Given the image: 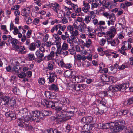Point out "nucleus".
I'll return each mask as SVG.
<instances>
[{
    "mask_svg": "<svg viewBox=\"0 0 133 133\" xmlns=\"http://www.w3.org/2000/svg\"><path fill=\"white\" fill-rule=\"evenodd\" d=\"M41 112L38 110L33 111L31 115L30 120L37 122L42 120L43 117L41 116Z\"/></svg>",
    "mask_w": 133,
    "mask_h": 133,
    "instance_id": "nucleus-1",
    "label": "nucleus"
},
{
    "mask_svg": "<svg viewBox=\"0 0 133 133\" xmlns=\"http://www.w3.org/2000/svg\"><path fill=\"white\" fill-rule=\"evenodd\" d=\"M66 111H63L58 114L57 116L54 117V119L61 122L68 120L69 118L66 117Z\"/></svg>",
    "mask_w": 133,
    "mask_h": 133,
    "instance_id": "nucleus-2",
    "label": "nucleus"
},
{
    "mask_svg": "<svg viewBox=\"0 0 133 133\" xmlns=\"http://www.w3.org/2000/svg\"><path fill=\"white\" fill-rule=\"evenodd\" d=\"M125 122L123 120H119L117 122L114 123L115 125L114 130H116V131H120L121 130H123L126 127L124 126Z\"/></svg>",
    "mask_w": 133,
    "mask_h": 133,
    "instance_id": "nucleus-3",
    "label": "nucleus"
},
{
    "mask_svg": "<svg viewBox=\"0 0 133 133\" xmlns=\"http://www.w3.org/2000/svg\"><path fill=\"white\" fill-rule=\"evenodd\" d=\"M60 7L59 5L56 3L51 4V7H52L53 10L57 14L58 17L59 18L63 17V11L59 9Z\"/></svg>",
    "mask_w": 133,
    "mask_h": 133,
    "instance_id": "nucleus-4",
    "label": "nucleus"
},
{
    "mask_svg": "<svg viewBox=\"0 0 133 133\" xmlns=\"http://www.w3.org/2000/svg\"><path fill=\"white\" fill-rule=\"evenodd\" d=\"M86 85L85 84H76L71 85L69 86V88L72 90L78 91L83 90L86 88Z\"/></svg>",
    "mask_w": 133,
    "mask_h": 133,
    "instance_id": "nucleus-5",
    "label": "nucleus"
},
{
    "mask_svg": "<svg viewBox=\"0 0 133 133\" xmlns=\"http://www.w3.org/2000/svg\"><path fill=\"white\" fill-rule=\"evenodd\" d=\"M41 103L44 107L46 108H51L52 109L55 104H56V102H53L51 101H48L45 99H42Z\"/></svg>",
    "mask_w": 133,
    "mask_h": 133,
    "instance_id": "nucleus-6",
    "label": "nucleus"
},
{
    "mask_svg": "<svg viewBox=\"0 0 133 133\" xmlns=\"http://www.w3.org/2000/svg\"><path fill=\"white\" fill-rule=\"evenodd\" d=\"M109 90L106 91L107 96L108 97H111L114 95V92L118 91V90L115 87L113 86H109L108 88Z\"/></svg>",
    "mask_w": 133,
    "mask_h": 133,
    "instance_id": "nucleus-7",
    "label": "nucleus"
},
{
    "mask_svg": "<svg viewBox=\"0 0 133 133\" xmlns=\"http://www.w3.org/2000/svg\"><path fill=\"white\" fill-rule=\"evenodd\" d=\"M85 25L86 24L84 22H81L78 26L75 23L73 24V26L75 29H76L83 33L84 32V28H85Z\"/></svg>",
    "mask_w": 133,
    "mask_h": 133,
    "instance_id": "nucleus-8",
    "label": "nucleus"
},
{
    "mask_svg": "<svg viewBox=\"0 0 133 133\" xmlns=\"http://www.w3.org/2000/svg\"><path fill=\"white\" fill-rule=\"evenodd\" d=\"M35 55L37 58L35 59V61L36 62L39 63L43 61L42 58L44 56V54L43 53H41L39 50L37 51L35 53Z\"/></svg>",
    "mask_w": 133,
    "mask_h": 133,
    "instance_id": "nucleus-9",
    "label": "nucleus"
},
{
    "mask_svg": "<svg viewBox=\"0 0 133 133\" xmlns=\"http://www.w3.org/2000/svg\"><path fill=\"white\" fill-rule=\"evenodd\" d=\"M89 3L88 2H87L85 1H83V7L82 9L85 13H87L89 11V10L90 8V6Z\"/></svg>",
    "mask_w": 133,
    "mask_h": 133,
    "instance_id": "nucleus-10",
    "label": "nucleus"
},
{
    "mask_svg": "<svg viewBox=\"0 0 133 133\" xmlns=\"http://www.w3.org/2000/svg\"><path fill=\"white\" fill-rule=\"evenodd\" d=\"M83 78L81 76H75L72 77L71 80L72 82L75 83H79L83 81Z\"/></svg>",
    "mask_w": 133,
    "mask_h": 133,
    "instance_id": "nucleus-11",
    "label": "nucleus"
},
{
    "mask_svg": "<svg viewBox=\"0 0 133 133\" xmlns=\"http://www.w3.org/2000/svg\"><path fill=\"white\" fill-rule=\"evenodd\" d=\"M129 87V84L128 83H125L119 85H117L115 87L118 90V91H123L125 90L128 88Z\"/></svg>",
    "mask_w": 133,
    "mask_h": 133,
    "instance_id": "nucleus-12",
    "label": "nucleus"
},
{
    "mask_svg": "<svg viewBox=\"0 0 133 133\" xmlns=\"http://www.w3.org/2000/svg\"><path fill=\"white\" fill-rule=\"evenodd\" d=\"M115 124L114 122L102 124V128L104 129H107L110 128L113 129L114 130Z\"/></svg>",
    "mask_w": 133,
    "mask_h": 133,
    "instance_id": "nucleus-13",
    "label": "nucleus"
},
{
    "mask_svg": "<svg viewBox=\"0 0 133 133\" xmlns=\"http://www.w3.org/2000/svg\"><path fill=\"white\" fill-rule=\"evenodd\" d=\"M10 39V43L12 44L13 48L16 50H18L19 46L17 45L18 42V40L14 38Z\"/></svg>",
    "mask_w": 133,
    "mask_h": 133,
    "instance_id": "nucleus-14",
    "label": "nucleus"
},
{
    "mask_svg": "<svg viewBox=\"0 0 133 133\" xmlns=\"http://www.w3.org/2000/svg\"><path fill=\"white\" fill-rule=\"evenodd\" d=\"M116 32V30L114 27H111L110 29V31L106 32V35L109 36L111 38H113L114 37L115 34Z\"/></svg>",
    "mask_w": 133,
    "mask_h": 133,
    "instance_id": "nucleus-15",
    "label": "nucleus"
},
{
    "mask_svg": "<svg viewBox=\"0 0 133 133\" xmlns=\"http://www.w3.org/2000/svg\"><path fill=\"white\" fill-rule=\"evenodd\" d=\"M44 94L47 98L51 99H54L56 97V94L54 92L51 91H46Z\"/></svg>",
    "mask_w": 133,
    "mask_h": 133,
    "instance_id": "nucleus-16",
    "label": "nucleus"
},
{
    "mask_svg": "<svg viewBox=\"0 0 133 133\" xmlns=\"http://www.w3.org/2000/svg\"><path fill=\"white\" fill-rule=\"evenodd\" d=\"M49 76L47 78L48 83H52L54 82L55 80V78L57 77V76L54 72H49Z\"/></svg>",
    "mask_w": 133,
    "mask_h": 133,
    "instance_id": "nucleus-17",
    "label": "nucleus"
},
{
    "mask_svg": "<svg viewBox=\"0 0 133 133\" xmlns=\"http://www.w3.org/2000/svg\"><path fill=\"white\" fill-rule=\"evenodd\" d=\"M55 55V52L53 51H51L50 54L47 56H44L43 58L44 60L46 61L52 60Z\"/></svg>",
    "mask_w": 133,
    "mask_h": 133,
    "instance_id": "nucleus-18",
    "label": "nucleus"
},
{
    "mask_svg": "<svg viewBox=\"0 0 133 133\" xmlns=\"http://www.w3.org/2000/svg\"><path fill=\"white\" fill-rule=\"evenodd\" d=\"M62 101L63 103V105H62L64 107V110H67V108L69 106V100L68 98H63Z\"/></svg>",
    "mask_w": 133,
    "mask_h": 133,
    "instance_id": "nucleus-19",
    "label": "nucleus"
},
{
    "mask_svg": "<svg viewBox=\"0 0 133 133\" xmlns=\"http://www.w3.org/2000/svg\"><path fill=\"white\" fill-rule=\"evenodd\" d=\"M5 115L7 117H10L11 119H15L16 118V114L12 112H7L5 113Z\"/></svg>",
    "mask_w": 133,
    "mask_h": 133,
    "instance_id": "nucleus-20",
    "label": "nucleus"
},
{
    "mask_svg": "<svg viewBox=\"0 0 133 133\" xmlns=\"http://www.w3.org/2000/svg\"><path fill=\"white\" fill-rule=\"evenodd\" d=\"M49 89L50 90L57 91L59 90L58 86L54 84H53L49 86Z\"/></svg>",
    "mask_w": 133,
    "mask_h": 133,
    "instance_id": "nucleus-21",
    "label": "nucleus"
},
{
    "mask_svg": "<svg viewBox=\"0 0 133 133\" xmlns=\"http://www.w3.org/2000/svg\"><path fill=\"white\" fill-rule=\"evenodd\" d=\"M109 18L110 21L111 22V24L113 25H114V22L116 21L115 15L114 13H112L109 15Z\"/></svg>",
    "mask_w": 133,
    "mask_h": 133,
    "instance_id": "nucleus-22",
    "label": "nucleus"
},
{
    "mask_svg": "<svg viewBox=\"0 0 133 133\" xmlns=\"http://www.w3.org/2000/svg\"><path fill=\"white\" fill-rule=\"evenodd\" d=\"M133 104V96L127 99L124 102V105L128 106Z\"/></svg>",
    "mask_w": 133,
    "mask_h": 133,
    "instance_id": "nucleus-23",
    "label": "nucleus"
},
{
    "mask_svg": "<svg viewBox=\"0 0 133 133\" xmlns=\"http://www.w3.org/2000/svg\"><path fill=\"white\" fill-rule=\"evenodd\" d=\"M2 101L4 102V104L6 105L9 104L10 98L9 96H4L2 97Z\"/></svg>",
    "mask_w": 133,
    "mask_h": 133,
    "instance_id": "nucleus-24",
    "label": "nucleus"
},
{
    "mask_svg": "<svg viewBox=\"0 0 133 133\" xmlns=\"http://www.w3.org/2000/svg\"><path fill=\"white\" fill-rule=\"evenodd\" d=\"M57 104V103L56 104H55L52 109L56 110L58 112L61 111L63 109H64V107L63 106H62V107L61 106H56V104Z\"/></svg>",
    "mask_w": 133,
    "mask_h": 133,
    "instance_id": "nucleus-25",
    "label": "nucleus"
},
{
    "mask_svg": "<svg viewBox=\"0 0 133 133\" xmlns=\"http://www.w3.org/2000/svg\"><path fill=\"white\" fill-rule=\"evenodd\" d=\"M19 112L23 115V117H25L28 114V110L26 108H22L21 110L19 111Z\"/></svg>",
    "mask_w": 133,
    "mask_h": 133,
    "instance_id": "nucleus-26",
    "label": "nucleus"
},
{
    "mask_svg": "<svg viewBox=\"0 0 133 133\" xmlns=\"http://www.w3.org/2000/svg\"><path fill=\"white\" fill-rule=\"evenodd\" d=\"M41 113L42 114L41 115L42 117V116L50 115L52 114V112L49 110H44L42 111Z\"/></svg>",
    "mask_w": 133,
    "mask_h": 133,
    "instance_id": "nucleus-27",
    "label": "nucleus"
},
{
    "mask_svg": "<svg viewBox=\"0 0 133 133\" xmlns=\"http://www.w3.org/2000/svg\"><path fill=\"white\" fill-rule=\"evenodd\" d=\"M19 53L24 54L26 53V49L24 46L21 45L19 46Z\"/></svg>",
    "mask_w": 133,
    "mask_h": 133,
    "instance_id": "nucleus-28",
    "label": "nucleus"
},
{
    "mask_svg": "<svg viewBox=\"0 0 133 133\" xmlns=\"http://www.w3.org/2000/svg\"><path fill=\"white\" fill-rule=\"evenodd\" d=\"M108 72L111 74H114L116 73L117 69V68H115L113 66L108 67Z\"/></svg>",
    "mask_w": 133,
    "mask_h": 133,
    "instance_id": "nucleus-29",
    "label": "nucleus"
},
{
    "mask_svg": "<svg viewBox=\"0 0 133 133\" xmlns=\"http://www.w3.org/2000/svg\"><path fill=\"white\" fill-rule=\"evenodd\" d=\"M86 113L85 110L83 109H81L78 111V117H81L85 115Z\"/></svg>",
    "mask_w": 133,
    "mask_h": 133,
    "instance_id": "nucleus-30",
    "label": "nucleus"
},
{
    "mask_svg": "<svg viewBox=\"0 0 133 133\" xmlns=\"http://www.w3.org/2000/svg\"><path fill=\"white\" fill-rule=\"evenodd\" d=\"M109 76L106 74H103L100 76V78L102 80L105 82H109L108 78Z\"/></svg>",
    "mask_w": 133,
    "mask_h": 133,
    "instance_id": "nucleus-31",
    "label": "nucleus"
},
{
    "mask_svg": "<svg viewBox=\"0 0 133 133\" xmlns=\"http://www.w3.org/2000/svg\"><path fill=\"white\" fill-rule=\"evenodd\" d=\"M92 42L91 41L90 39H86V42L85 43L84 46L87 48H89L91 45V44Z\"/></svg>",
    "mask_w": 133,
    "mask_h": 133,
    "instance_id": "nucleus-32",
    "label": "nucleus"
},
{
    "mask_svg": "<svg viewBox=\"0 0 133 133\" xmlns=\"http://www.w3.org/2000/svg\"><path fill=\"white\" fill-rule=\"evenodd\" d=\"M36 48L35 44V43H32L30 44L29 49L30 50L34 51Z\"/></svg>",
    "mask_w": 133,
    "mask_h": 133,
    "instance_id": "nucleus-33",
    "label": "nucleus"
},
{
    "mask_svg": "<svg viewBox=\"0 0 133 133\" xmlns=\"http://www.w3.org/2000/svg\"><path fill=\"white\" fill-rule=\"evenodd\" d=\"M75 111H66V114H67V115H66V117L69 118L68 119L70 118L71 116H72L74 115V112Z\"/></svg>",
    "mask_w": 133,
    "mask_h": 133,
    "instance_id": "nucleus-34",
    "label": "nucleus"
},
{
    "mask_svg": "<svg viewBox=\"0 0 133 133\" xmlns=\"http://www.w3.org/2000/svg\"><path fill=\"white\" fill-rule=\"evenodd\" d=\"M53 45V43H52L50 41H47L45 44L42 43V46H46L47 47H50L52 45Z\"/></svg>",
    "mask_w": 133,
    "mask_h": 133,
    "instance_id": "nucleus-35",
    "label": "nucleus"
},
{
    "mask_svg": "<svg viewBox=\"0 0 133 133\" xmlns=\"http://www.w3.org/2000/svg\"><path fill=\"white\" fill-rule=\"evenodd\" d=\"M87 123L88 124L92 123L93 122V118L91 116L86 117Z\"/></svg>",
    "mask_w": 133,
    "mask_h": 133,
    "instance_id": "nucleus-36",
    "label": "nucleus"
},
{
    "mask_svg": "<svg viewBox=\"0 0 133 133\" xmlns=\"http://www.w3.org/2000/svg\"><path fill=\"white\" fill-rule=\"evenodd\" d=\"M10 106L11 107H14L16 105V101L13 99H10Z\"/></svg>",
    "mask_w": 133,
    "mask_h": 133,
    "instance_id": "nucleus-37",
    "label": "nucleus"
},
{
    "mask_svg": "<svg viewBox=\"0 0 133 133\" xmlns=\"http://www.w3.org/2000/svg\"><path fill=\"white\" fill-rule=\"evenodd\" d=\"M1 28L2 30H4V33L5 34H7L8 33V31L6 29V26L5 25H1Z\"/></svg>",
    "mask_w": 133,
    "mask_h": 133,
    "instance_id": "nucleus-38",
    "label": "nucleus"
},
{
    "mask_svg": "<svg viewBox=\"0 0 133 133\" xmlns=\"http://www.w3.org/2000/svg\"><path fill=\"white\" fill-rule=\"evenodd\" d=\"M13 92L15 94L18 95L19 92V90L16 87H14L13 88Z\"/></svg>",
    "mask_w": 133,
    "mask_h": 133,
    "instance_id": "nucleus-39",
    "label": "nucleus"
},
{
    "mask_svg": "<svg viewBox=\"0 0 133 133\" xmlns=\"http://www.w3.org/2000/svg\"><path fill=\"white\" fill-rule=\"evenodd\" d=\"M45 80L44 78H40L38 80V82L41 85H43L45 82Z\"/></svg>",
    "mask_w": 133,
    "mask_h": 133,
    "instance_id": "nucleus-40",
    "label": "nucleus"
},
{
    "mask_svg": "<svg viewBox=\"0 0 133 133\" xmlns=\"http://www.w3.org/2000/svg\"><path fill=\"white\" fill-rule=\"evenodd\" d=\"M18 119L20 121L19 122L21 123H23L24 125H28L29 124V122L26 121H25L24 119H22L21 118H19ZM26 127H27V125H25Z\"/></svg>",
    "mask_w": 133,
    "mask_h": 133,
    "instance_id": "nucleus-41",
    "label": "nucleus"
},
{
    "mask_svg": "<svg viewBox=\"0 0 133 133\" xmlns=\"http://www.w3.org/2000/svg\"><path fill=\"white\" fill-rule=\"evenodd\" d=\"M106 42V40L104 38L100 40L99 41V44L101 46H103Z\"/></svg>",
    "mask_w": 133,
    "mask_h": 133,
    "instance_id": "nucleus-42",
    "label": "nucleus"
},
{
    "mask_svg": "<svg viewBox=\"0 0 133 133\" xmlns=\"http://www.w3.org/2000/svg\"><path fill=\"white\" fill-rule=\"evenodd\" d=\"M99 96L101 97H104L107 96L106 91L101 92L99 94Z\"/></svg>",
    "mask_w": 133,
    "mask_h": 133,
    "instance_id": "nucleus-43",
    "label": "nucleus"
},
{
    "mask_svg": "<svg viewBox=\"0 0 133 133\" xmlns=\"http://www.w3.org/2000/svg\"><path fill=\"white\" fill-rule=\"evenodd\" d=\"M66 129L67 132H70L72 128V126L69 123L68 124L66 127Z\"/></svg>",
    "mask_w": 133,
    "mask_h": 133,
    "instance_id": "nucleus-44",
    "label": "nucleus"
},
{
    "mask_svg": "<svg viewBox=\"0 0 133 133\" xmlns=\"http://www.w3.org/2000/svg\"><path fill=\"white\" fill-rule=\"evenodd\" d=\"M72 46L71 49H69L68 50V51L69 52L70 54L75 55L76 53L75 50H74L73 49L74 47L73 45H72Z\"/></svg>",
    "mask_w": 133,
    "mask_h": 133,
    "instance_id": "nucleus-45",
    "label": "nucleus"
},
{
    "mask_svg": "<svg viewBox=\"0 0 133 133\" xmlns=\"http://www.w3.org/2000/svg\"><path fill=\"white\" fill-rule=\"evenodd\" d=\"M21 14L23 16H24L26 15H29V13L25 9H23L21 12Z\"/></svg>",
    "mask_w": 133,
    "mask_h": 133,
    "instance_id": "nucleus-46",
    "label": "nucleus"
},
{
    "mask_svg": "<svg viewBox=\"0 0 133 133\" xmlns=\"http://www.w3.org/2000/svg\"><path fill=\"white\" fill-rule=\"evenodd\" d=\"M47 68L49 70L51 71L53 70V65L51 64L48 63Z\"/></svg>",
    "mask_w": 133,
    "mask_h": 133,
    "instance_id": "nucleus-47",
    "label": "nucleus"
},
{
    "mask_svg": "<svg viewBox=\"0 0 133 133\" xmlns=\"http://www.w3.org/2000/svg\"><path fill=\"white\" fill-rule=\"evenodd\" d=\"M26 76V75L25 73L24 72H22L18 74V77L20 78H24Z\"/></svg>",
    "mask_w": 133,
    "mask_h": 133,
    "instance_id": "nucleus-48",
    "label": "nucleus"
},
{
    "mask_svg": "<svg viewBox=\"0 0 133 133\" xmlns=\"http://www.w3.org/2000/svg\"><path fill=\"white\" fill-rule=\"evenodd\" d=\"M91 19L89 16H86L85 17V18L84 19V21L85 22V23L87 24H88L89 23Z\"/></svg>",
    "mask_w": 133,
    "mask_h": 133,
    "instance_id": "nucleus-49",
    "label": "nucleus"
},
{
    "mask_svg": "<svg viewBox=\"0 0 133 133\" xmlns=\"http://www.w3.org/2000/svg\"><path fill=\"white\" fill-rule=\"evenodd\" d=\"M90 16H89L90 18L94 19L96 15L94 12L93 11H91L89 14Z\"/></svg>",
    "mask_w": 133,
    "mask_h": 133,
    "instance_id": "nucleus-50",
    "label": "nucleus"
},
{
    "mask_svg": "<svg viewBox=\"0 0 133 133\" xmlns=\"http://www.w3.org/2000/svg\"><path fill=\"white\" fill-rule=\"evenodd\" d=\"M90 65V62L87 61H85L82 64V65L83 67H87L89 66Z\"/></svg>",
    "mask_w": 133,
    "mask_h": 133,
    "instance_id": "nucleus-51",
    "label": "nucleus"
},
{
    "mask_svg": "<svg viewBox=\"0 0 133 133\" xmlns=\"http://www.w3.org/2000/svg\"><path fill=\"white\" fill-rule=\"evenodd\" d=\"M62 49L64 50H66L68 49V44L66 43H63L62 46Z\"/></svg>",
    "mask_w": 133,
    "mask_h": 133,
    "instance_id": "nucleus-52",
    "label": "nucleus"
},
{
    "mask_svg": "<svg viewBox=\"0 0 133 133\" xmlns=\"http://www.w3.org/2000/svg\"><path fill=\"white\" fill-rule=\"evenodd\" d=\"M58 28H59L58 25H55L51 30V31L52 33H53L55 30L56 31H57Z\"/></svg>",
    "mask_w": 133,
    "mask_h": 133,
    "instance_id": "nucleus-53",
    "label": "nucleus"
},
{
    "mask_svg": "<svg viewBox=\"0 0 133 133\" xmlns=\"http://www.w3.org/2000/svg\"><path fill=\"white\" fill-rule=\"evenodd\" d=\"M120 23H119V25L122 26L123 24L125 23V20L124 18H121L119 20Z\"/></svg>",
    "mask_w": 133,
    "mask_h": 133,
    "instance_id": "nucleus-54",
    "label": "nucleus"
},
{
    "mask_svg": "<svg viewBox=\"0 0 133 133\" xmlns=\"http://www.w3.org/2000/svg\"><path fill=\"white\" fill-rule=\"evenodd\" d=\"M98 4L96 3V2H95L91 4L92 9H93L94 8L97 7Z\"/></svg>",
    "mask_w": 133,
    "mask_h": 133,
    "instance_id": "nucleus-55",
    "label": "nucleus"
},
{
    "mask_svg": "<svg viewBox=\"0 0 133 133\" xmlns=\"http://www.w3.org/2000/svg\"><path fill=\"white\" fill-rule=\"evenodd\" d=\"M28 57L30 60L32 61L34 60L35 56L33 54H28Z\"/></svg>",
    "mask_w": 133,
    "mask_h": 133,
    "instance_id": "nucleus-56",
    "label": "nucleus"
},
{
    "mask_svg": "<svg viewBox=\"0 0 133 133\" xmlns=\"http://www.w3.org/2000/svg\"><path fill=\"white\" fill-rule=\"evenodd\" d=\"M58 64L59 66L61 67H64L65 63L63 61L61 60L58 63Z\"/></svg>",
    "mask_w": 133,
    "mask_h": 133,
    "instance_id": "nucleus-57",
    "label": "nucleus"
},
{
    "mask_svg": "<svg viewBox=\"0 0 133 133\" xmlns=\"http://www.w3.org/2000/svg\"><path fill=\"white\" fill-rule=\"evenodd\" d=\"M19 5H15V6H12L11 9L12 10H17L19 8Z\"/></svg>",
    "mask_w": 133,
    "mask_h": 133,
    "instance_id": "nucleus-58",
    "label": "nucleus"
},
{
    "mask_svg": "<svg viewBox=\"0 0 133 133\" xmlns=\"http://www.w3.org/2000/svg\"><path fill=\"white\" fill-rule=\"evenodd\" d=\"M107 101L105 100H103L102 99V100L99 101V103L100 104L102 105L105 106L106 105Z\"/></svg>",
    "mask_w": 133,
    "mask_h": 133,
    "instance_id": "nucleus-59",
    "label": "nucleus"
},
{
    "mask_svg": "<svg viewBox=\"0 0 133 133\" xmlns=\"http://www.w3.org/2000/svg\"><path fill=\"white\" fill-rule=\"evenodd\" d=\"M123 44L128 46V48L127 49L128 50L130 49L131 48V45L130 43L129 44L128 43H127L126 42H123Z\"/></svg>",
    "mask_w": 133,
    "mask_h": 133,
    "instance_id": "nucleus-60",
    "label": "nucleus"
},
{
    "mask_svg": "<svg viewBox=\"0 0 133 133\" xmlns=\"http://www.w3.org/2000/svg\"><path fill=\"white\" fill-rule=\"evenodd\" d=\"M14 29L13 33L14 35H16L18 33L19 30L17 27H14V29Z\"/></svg>",
    "mask_w": 133,
    "mask_h": 133,
    "instance_id": "nucleus-61",
    "label": "nucleus"
},
{
    "mask_svg": "<svg viewBox=\"0 0 133 133\" xmlns=\"http://www.w3.org/2000/svg\"><path fill=\"white\" fill-rule=\"evenodd\" d=\"M40 20L39 19L37 18H35L33 21V24L35 25L39 23Z\"/></svg>",
    "mask_w": 133,
    "mask_h": 133,
    "instance_id": "nucleus-62",
    "label": "nucleus"
},
{
    "mask_svg": "<svg viewBox=\"0 0 133 133\" xmlns=\"http://www.w3.org/2000/svg\"><path fill=\"white\" fill-rule=\"evenodd\" d=\"M84 129H85V131H90L91 129L90 128L89 126L87 125H85L84 127Z\"/></svg>",
    "mask_w": 133,
    "mask_h": 133,
    "instance_id": "nucleus-63",
    "label": "nucleus"
},
{
    "mask_svg": "<svg viewBox=\"0 0 133 133\" xmlns=\"http://www.w3.org/2000/svg\"><path fill=\"white\" fill-rule=\"evenodd\" d=\"M52 129L50 128V129L45 130L43 132V133H52Z\"/></svg>",
    "mask_w": 133,
    "mask_h": 133,
    "instance_id": "nucleus-64",
    "label": "nucleus"
}]
</instances>
